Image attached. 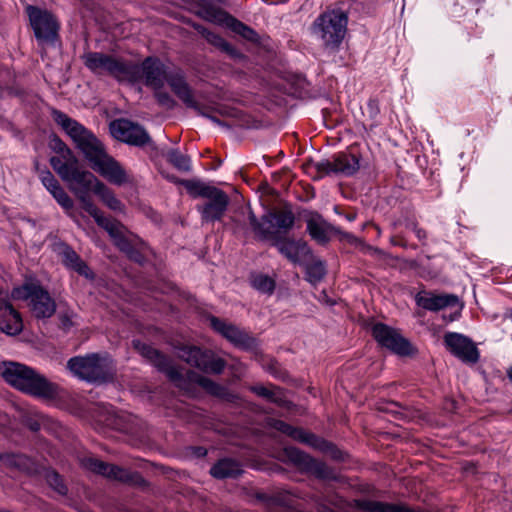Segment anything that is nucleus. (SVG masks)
Segmentation results:
<instances>
[{
  "label": "nucleus",
  "instance_id": "nucleus-1",
  "mask_svg": "<svg viewBox=\"0 0 512 512\" xmlns=\"http://www.w3.org/2000/svg\"><path fill=\"white\" fill-rule=\"evenodd\" d=\"M51 116L69 135L94 171L115 185H122L127 181L124 169L106 153L101 141L90 130L60 110L52 109Z\"/></svg>",
  "mask_w": 512,
  "mask_h": 512
},
{
  "label": "nucleus",
  "instance_id": "nucleus-2",
  "mask_svg": "<svg viewBox=\"0 0 512 512\" xmlns=\"http://www.w3.org/2000/svg\"><path fill=\"white\" fill-rule=\"evenodd\" d=\"M134 346L138 352L143 357L150 360L159 371L165 373L169 380L177 387L186 389L188 387V383H197L211 395L221 398H226L228 396L229 393L224 386L205 376L199 375L194 371L176 367L168 357L161 354L150 345L141 343L140 341H134Z\"/></svg>",
  "mask_w": 512,
  "mask_h": 512
},
{
  "label": "nucleus",
  "instance_id": "nucleus-3",
  "mask_svg": "<svg viewBox=\"0 0 512 512\" xmlns=\"http://www.w3.org/2000/svg\"><path fill=\"white\" fill-rule=\"evenodd\" d=\"M0 374L11 386L27 394L43 398H53L57 394L55 384L26 365L5 362Z\"/></svg>",
  "mask_w": 512,
  "mask_h": 512
},
{
  "label": "nucleus",
  "instance_id": "nucleus-4",
  "mask_svg": "<svg viewBox=\"0 0 512 512\" xmlns=\"http://www.w3.org/2000/svg\"><path fill=\"white\" fill-rule=\"evenodd\" d=\"M347 25V13L341 9H331L317 16L311 25V34L324 49L334 52L346 36Z\"/></svg>",
  "mask_w": 512,
  "mask_h": 512
},
{
  "label": "nucleus",
  "instance_id": "nucleus-5",
  "mask_svg": "<svg viewBox=\"0 0 512 512\" xmlns=\"http://www.w3.org/2000/svg\"><path fill=\"white\" fill-rule=\"evenodd\" d=\"M249 224L258 238L271 241V245L291 263L303 265L311 257V250L305 241L278 235L276 231L265 229L258 224V219L252 211L249 212Z\"/></svg>",
  "mask_w": 512,
  "mask_h": 512
},
{
  "label": "nucleus",
  "instance_id": "nucleus-6",
  "mask_svg": "<svg viewBox=\"0 0 512 512\" xmlns=\"http://www.w3.org/2000/svg\"><path fill=\"white\" fill-rule=\"evenodd\" d=\"M67 367L73 375L88 382L102 383L112 380L114 376L113 361L106 353L73 357Z\"/></svg>",
  "mask_w": 512,
  "mask_h": 512
},
{
  "label": "nucleus",
  "instance_id": "nucleus-7",
  "mask_svg": "<svg viewBox=\"0 0 512 512\" xmlns=\"http://www.w3.org/2000/svg\"><path fill=\"white\" fill-rule=\"evenodd\" d=\"M11 297L27 302L32 314L37 319H46L56 311V302L39 280L26 279L20 286L14 287Z\"/></svg>",
  "mask_w": 512,
  "mask_h": 512
},
{
  "label": "nucleus",
  "instance_id": "nucleus-8",
  "mask_svg": "<svg viewBox=\"0 0 512 512\" xmlns=\"http://www.w3.org/2000/svg\"><path fill=\"white\" fill-rule=\"evenodd\" d=\"M81 207L89 213L95 222L105 229L109 236L113 239L115 245L131 259L140 262L141 256L134 248L135 236L128 232L127 229L117 220L105 217L96 207L91 198L82 199Z\"/></svg>",
  "mask_w": 512,
  "mask_h": 512
},
{
  "label": "nucleus",
  "instance_id": "nucleus-9",
  "mask_svg": "<svg viewBox=\"0 0 512 512\" xmlns=\"http://www.w3.org/2000/svg\"><path fill=\"white\" fill-rule=\"evenodd\" d=\"M196 14L205 21L224 26L247 40H255L256 32L220 7V0H195Z\"/></svg>",
  "mask_w": 512,
  "mask_h": 512
},
{
  "label": "nucleus",
  "instance_id": "nucleus-10",
  "mask_svg": "<svg viewBox=\"0 0 512 512\" xmlns=\"http://www.w3.org/2000/svg\"><path fill=\"white\" fill-rule=\"evenodd\" d=\"M128 68L132 75L127 78L126 82L143 81L146 86L154 90L162 89L170 75L163 62L154 57H147L141 64L129 60Z\"/></svg>",
  "mask_w": 512,
  "mask_h": 512
},
{
  "label": "nucleus",
  "instance_id": "nucleus-11",
  "mask_svg": "<svg viewBox=\"0 0 512 512\" xmlns=\"http://www.w3.org/2000/svg\"><path fill=\"white\" fill-rule=\"evenodd\" d=\"M85 66L94 74L109 75L119 82H126L131 76L129 60L101 52H87L82 56Z\"/></svg>",
  "mask_w": 512,
  "mask_h": 512
},
{
  "label": "nucleus",
  "instance_id": "nucleus-12",
  "mask_svg": "<svg viewBox=\"0 0 512 512\" xmlns=\"http://www.w3.org/2000/svg\"><path fill=\"white\" fill-rule=\"evenodd\" d=\"M177 355L189 365L205 373L220 374L226 367V362L222 358L212 351L202 350L196 346L183 345L178 349Z\"/></svg>",
  "mask_w": 512,
  "mask_h": 512
},
{
  "label": "nucleus",
  "instance_id": "nucleus-13",
  "mask_svg": "<svg viewBox=\"0 0 512 512\" xmlns=\"http://www.w3.org/2000/svg\"><path fill=\"white\" fill-rule=\"evenodd\" d=\"M26 12L35 36L40 43H54L58 37L59 23L47 10L28 5Z\"/></svg>",
  "mask_w": 512,
  "mask_h": 512
},
{
  "label": "nucleus",
  "instance_id": "nucleus-14",
  "mask_svg": "<svg viewBox=\"0 0 512 512\" xmlns=\"http://www.w3.org/2000/svg\"><path fill=\"white\" fill-rule=\"evenodd\" d=\"M271 426L275 430L280 431L296 441L307 444L316 450L331 454L334 458L340 457V452L331 442L302 428L293 427L282 420H273Z\"/></svg>",
  "mask_w": 512,
  "mask_h": 512
},
{
  "label": "nucleus",
  "instance_id": "nucleus-15",
  "mask_svg": "<svg viewBox=\"0 0 512 512\" xmlns=\"http://www.w3.org/2000/svg\"><path fill=\"white\" fill-rule=\"evenodd\" d=\"M50 165L61 179L68 183L70 188L75 186L77 188L94 189L97 182H100L91 172L79 168L78 159L62 164L58 159L50 158Z\"/></svg>",
  "mask_w": 512,
  "mask_h": 512
},
{
  "label": "nucleus",
  "instance_id": "nucleus-16",
  "mask_svg": "<svg viewBox=\"0 0 512 512\" xmlns=\"http://www.w3.org/2000/svg\"><path fill=\"white\" fill-rule=\"evenodd\" d=\"M372 335L382 347L391 350L395 354L408 356L413 353L410 342L390 326L376 323L372 327Z\"/></svg>",
  "mask_w": 512,
  "mask_h": 512
},
{
  "label": "nucleus",
  "instance_id": "nucleus-17",
  "mask_svg": "<svg viewBox=\"0 0 512 512\" xmlns=\"http://www.w3.org/2000/svg\"><path fill=\"white\" fill-rule=\"evenodd\" d=\"M110 132L114 138L133 146H144L151 142L147 131L138 123L128 119H116L110 123Z\"/></svg>",
  "mask_w": 512,
  "mask_h": 512
},
{
  "label": "nucleus",
  "instance_id": "nucleus-18",
  "mask_svg": "<svg viewBox=\"0 0 512 512\" xmlns=\"http://www.w3.org/2000/svg\"><path fill=\"white\" fill-rule=\"evenodd\" d=\"M230 203L229 196L221 189L215 187L213 192L197 204L196 209L205 222H215L222 219Z\"/></svg>",
  "mask_w": 512,
  "mask_h": 512
},
{
  "label": "nucleus",
  "instance_id": "nucleus-19",
  "mask_svg": "<svg viewBox=\"0 0 512 512\" xmlns=\"http://www.w3.org/2000/svg\"><path fill=\"white\" fill-rule=\"evenodd\" d=\"M444 342L448 350L462 361L467 363L478 361V349L469 338L458 333H447Z\"/></svg>",
  "mask_w": 512,
  "mask_h": 512
},
{
  "label": "nucleus",
  "instance_id": "nucleus-20",
  "mask_svg": "<svg viewBox=\"0 0 512 512\" xmlns=\"http://www.w3.org/2000/svg\"><path fill=\"white\" fill-rule=\"evenodd\" d=\"M82 465L89 471L124 483L133 482L135 477L138 476L137 474H133L126 469L116 465L108 464L94 457L83 458Z\"/></svg>",
  "mask_w": 512,
  "mask_h": 512
},
{
  "label": "nucleus",
  "instance_id": "nucleus-21",
  "mask_svg": "<svg viewBox=\"0 0 512 512\" xmlns=\"http://www.w3.org/2000/svg\"><path fill=\"white\" fill-rule=\"evenodd\" d=\"M211 327L237 347L248 349L252 347L254 339L235 325L226 323L217 317L210 318Z\"/></svg>",
  "mask_w": 512,
  "mask_h": 512
},
{
  "label": "nucleus",
  "instance_id": "nucleus-22",
  "mask_svg": "<svg viewBox=\"0 0 512 512\" xmlns=\"http://www.w3.org/2000/svg\"><path fill=\"white\" fill-rule=\"evenodd\" d=\"M415 302L425 310L437 312L457 305L459 299L454 294H434L428 291H420L415 296Z\"/></svg>",
  "mask_w": 512,
  "mask_h": 512
},
{
  "label": "nucleus",
  "instance_id": "nucleus-23",
  "mask_svg": "<svg viewBox=\"0 0 512 512\" xmlns=\"http://www.w3.org/2000/svg\"><path fill=\"white\" fill-rule=\"evenodd\" d=\"M167 83L173 93L185 104L186 107L194 110H200V104L197 102L192 88L181 71L171 72L168 76Z\"/></svg>",
  "mask_w": 512,
  "mask_h": 512
},
{
  "label": "nucleus",
  "instance_id": "nucleus-24",
  "mask_svg": "<svg viewBox=\"0 0 512 512\" xmlns=\"http://www.w3.org/2000/svg\"><path fill=\"white\" fill-rule=\"evenodd\" d=\"M295 217L290 210L271 211L265 214L258 224L267 230L276 231L278 235L286 234L294 225Z\"/></svg>",
  "mask_w": 512,
  "mask_h": 512
},
{
  "label": "nucleus",
  "instance_id": "nucleus-25",
  "mask_svg": "<svg viewBox=\"0 0 512 512\" xmlns=\"http://www.w3.org/2000/svg\"><path fill=\"white\" fill-rule=\"evenodd\" d=\"M285 454L288 460L299 468L313 471L321 477L326 476L327 466L324 463L313 459L301 450L295 447H287L285 448Z\"/></svg>",
  "mask_w": 512,
  "mask_h": 512
},
{
  "label": "nucleus",
  "instance_id": "nucleus-26",
  "mask_svg": "<svg viewBox=\"0 0 512 512\" xmlns=\"http://www.w3.org/2000/svg\"><path fill=\"white\" fill-rule=\"evenodd\" d=\"M20 314L7 300L0 301V330L7 335H16L22 331Z\"/></svg>",
  "mask_w": 512,
  "mask_h": 512
},
{
  "label": "nucleus",
  "instance_id": "nucleus-27",
  "mask_svg": "<svg viewBox=\"0 0 512 512\" xmlns=\"http://www.w3.org/2000/svg\"><path fill=\"white\" fill-rule=\"evenodd\" d=\"M194 28L199 34H201L207 40L208 43H210L220 51L226 53L230 57L238 58L241 56L240 52L220 35L208 30L201 24H195Z\"/></svg>",
  "mask_w": 512,
  "mask_h": 512
},
{
  "label": "nucleus",
  "instance_id": "nucleus-28",
  "mask_svg": "<svg viewBox=\"0 0 512 512\" xmlns=\"http://www.w3.org/2000/svg\"><path fill=\"white\" fill-rule=\"evenodd\" d=\"M242 472L241 464L231 458L220 459L210 470L213 477L217 479L234 478Z\"/></svg>",
  "mask_w": 512,
  "mask_h": 512
},
{
  "label": "nucleus",
  "instance_id": "nucleus-29",
  "mask_svg": "<svg viewBox=\"0 0 512 512\" xmlns=\"http://www.w3.org/2000/svg\"><path fill=\"white\" fill-rule=\"evenodd\" d=\"M307 230L315 241L324 244L329 240L330 226L320 215H313L307 221Z\"/></svg>",
  "mask_w": 512,
  "mask_h": 512
},
{
  "label": "nucleus",
  "instance_id": "nucleus-30",
  "mask_svg": "<svg viewBox=\"0 0 512 512\" xmlns=\"http://www.w3.org/2000/svg\"><path fill=\"white\" fill-rule=\"evenodd\" d=\"M61 254L63 262L67 267L75 270L86 278H92L93 274L90 268L80 259L74 250L66 246L63 248Z\"/></svg>",
  "mask_w": 512,
  "mask_h": 512
},
{
  "label": "nucleus",
  "instance_id": "nucleus-31",
  "mask_svg": "<svg viewBox=\"0 0 512 512\" xmlns=\"http://www.w3.org/2000/svg\"><path fill=\"white\" fill-rule=\"evenodd\" d=\"M335 174L351 176L359 169V160L355 155L340 153L335 156Z\"/></svg>",
  "mask_w": 512,
  "mask_h": 512
},
{
  "label": "nucleus",
  "instance_id": "nucleus-32",
  "mask_svg": "<svg viewBox=\"0 0 512 512\" xmlns=\"http://www.w3.org/2000/svg\"><path fill=\"white\" fill-rule=\"evenodd\" d=\"M94 193L101 199V201L113 211H121L122 203L116 198L112 190H110L102 182H97V186L94 187Z\"/></svg>",
  "mask_w": 512,
  "mask_h": 512
},
{
  "label": "nucleus",
  "instance_id": "nucleus-33",
  "mask_svg": "<svg viewBox=\"0 0 512 512\" xmlns=\"http://www.w3.org/2000/svg\"><path fill=\"white\" fill-rule=\"evenodd\" d=\"M357 506L362 512H411L396 505L371 500L359 501Z\"/></svg>",
  "mask_w": 512,
  "mask_h": 512
},
{
  "label": "nucleus",
  "instance_id": "nucleus-34",
  "mask_svg": "<svg viewBox=\"0 0 512 512\" xmlns=\"http://www.w3.org/2000/svg\"><path fill=\"white\" fill-rule=\"evenodd\" d=\"M179 183L184 186L187 192L194 198L201 197L205 199L213 192L214 186L205 184L199 180H180Z\"/></svg>",
  "mask_w": 512,
  "mask_h": 512
},
{
  "label": "nucleus",
  "instance_id": "nucleus-35",
  "mask_svg": "<svg viewBox=\"0 0 512 512\" xmlns=\"http://www.w3.org/2000/svg\"><path fill=\"white\" fill-rule=\"evenodd\" d=\"M179 183L184 186L187 192L194 198L201 197L205 199L213 192L214 186L205 184L199 180H180Z\"/></svg>",
  "mask_w": 512,
  "mask_h": 512
},
{
  "label": "nucleus",
  "instance_id": "nucleus-36",
  "mask_svg": "<svg viewBox=\"0 0 512 512\" xmlns=\"http://www.w3.org/2000/svg\"><path fill=\"white\" fill-rule=\"evenodd\" d=\"M165 158L171 163L176 169L180 171L188 172L191 169V160L187 155L182 154L177 149H168L164 153Z\"/></svg>",
  "mask_w": 512,
  "mask_h": 512
},
{
  "label": "nucleus",
  "instance_id": "nucleus-37",
  "mask_svg": "<svg viewBox=\"0 0 512 512\" xmlns=\"http://www.w3.org/2000/svg\"><path fill=\"white\" fill-rule=\"evenodd\" d=\"M251 285L261 293L272 294L275 289L274 280L265 274H255L251 276Z\"/></svg>",
  "mask_w": 512,
  "mask_h": 512
},
{
  "label": "nucleus",
  "instance_id": "nucleus-38",
  "mask_svg": "<svg viewBox=\"0 0 512 512\" xmlns=\"http://www.w3.org/2000/svg\"><path fill=\"white\" fill-rule=\"evenodd\" d=\"M52 148L59 155L52 156L51 158L58 159L62 164H66L77 159L71 149L68 148L67 145L59 138H55L53 140Z\"/></svg>",
  "mask_w": 512,
  "mask_h": 512
},
{
  "label": "nucleus",
  "instance_id": "nucleus-39",
  "mask_svg": "<svg viewBox=\"0 0 512 512\" xmlns=\"http://www.w3.org/2000/svg\"><path fill=\"white\" fill-rule=\"evenodd\" d=\"M326 274V268L322 261L316 260L306 266L307 280L316 284L320 282Z\"/></svg>",
  "mask_w": 512,
  "mask_h": 512
},
{
  "label": "nucleus",
  "instance_id": "nucleus-40",
  "mask_svg": "<svg viewBox=\"0 0 512 512\" xmlns=\"http://www.w3.org/2000/svg\"><path fill=\"white\" fill-rule=\"evenodd\" d=\"M35 167L39 173V178L43 186L50 192V194L60 187L58 180L49 170L40 169L37 163Z\"/></svg>",
  "mask_w": 512,
  "mask_h": 512
},
{
  "label": "nucleus",
  "instance_id": "nucleus-41",
  "mask_svg": "<svg viewBox=\"0 0 512 512\" xmlns=\"http://www.w3.org/2000/svg\"><path fill=\"white\" fill-rule=\"evenodd\" d=\"M252 391L258 396L263 397L269 401L278 403L281 400L279 390L276 388H268L265 386H254Z\"/></svg>",
  "mask_w": 512,
  "mask_h": 512
},
{
  "label": "nucleus",
  "instance_id": "nucleus-42",
  "mask_svg": "<svg viewBox=\"0 0 512 512\" xmlns=\"http://www.w3.org/2000/svg\"><path fill=\"white\" fill-rule=\"evenodd\" d=\"M0 461L4 462L10 466L17 467L19 469L28 467L27 466L28 459L25 456L19 455V454H1Z\"/></svg>",
  "mask_w": 512,
  "mask_h": 512
},
{
  "label": "nucleus",
  "instance_id": "nucleus-43",
  "mask_svg": "<svg viewBox=\"0 0 512 512\" xmlns=\"http://www.w3.org/2000/svg\"><path fill=\"white\" fill-rule=\"evenodd\" d=\"M51 195L63 209L68 211L73 208L72 199L61 186L52 192Z\"/></svg>",
  "mask_w": 512,
  "mask_h": 512
},
{
  "label": "nucleus",
  "instance_id": "nucleus-44",
  "mask_svg": "<svg viewBox=\"0 0 512 512\" xmlns=\"http://www.w3.org/2000/svg\"><path fill=\"white\" fill-rule=\"evenodd\" d=\"M47 481L51 487H53L59 494L65 495L67 493V487L63 483L61 477L56 472H50L47 474Z\"/></svg>",
  "mask_w": 512,
  "mask_h": 512
},
{
  "label": "nucleus",
  "instance_id": "nucleus-45",
  "mask_svg": "<svg viewBox=\"0 0 512 512\" xmlns=\"http://www.w3.org/2000/svg\"><path fill=\"white\" fill-rule=\"evenodd\" d=\"M155 97L160 105L168 109H171L176 105V102L172 96L169 93L162 91L161 89L155 90Z\"/></svg>",
  "mask_w": 512,
  "mask_h": 512
},
{
  "label": "nucleus",
  "instance_id": "nucleus-46",
  "mask_svg": "<svg viewBox=\"0 0 512 512\" xmlns=\"http://www.w3.org/2000/svg\"><path fill=\"white\" fill-rule=\"evenodd\" d=\"M317 171L321 174H335V161L322 160L315 164Z\"/></svg>",
  "mask_w": 512,
  "mask_h": 512
},
{
  "label": "nucleus",
  "instance_id": "nucleus-47",
  "mask_svg": "<svg viewBox=\"0 0 512 512\" xmlns=\"http://www.w3.org/2000/svg\"><path fill=\"white\" fill-rule=\"evenodd\" d=\"M200 115H202L203 117L209 119L212 123L216 124V125H219V126H222V127H226V128H230V125L226 124L224 121L220 120L218 117H216L215 115L211 114V113H207L205 112L202 107L200 106V110H196Z\"/></svg>",
  "mask_w": 512,
  "mask_h": 512
},
{
  "label": "nucleus",
  "instance_id": "nucleus-48",
  "mask_svg": "<svg viewBox=\"0 0 512 512\" xmlns=\"http://www.w3.org/2000/svg\"><path fill=\"white\" fill-rule=\"evenodd\" d=\"M70 189L73 191L80 203L82 202V199L89 198L88 193L90 190H93V188H77L75 186H72Z\"/></svg>",
  "mask_w": 512,
  "mask_h": 512
},
{
  "label": "nucleus",
  "instance_id": "nucleus-49",
  "mask_svg": "<svg viewBox=\"0 0 512 512\" xmlns=\"http://www.w3.org/2000/svg\"><path fill=\"white\" fill-rule=\"evenodd\" d=\"M43 417L42 416H39V419H34V420H29L28 421V426L29 428L32 430V431H38L41 429V423H40V419H42Z\"/></svg>",
  "mask_w": 512,
  "mask_h": 512
},
{
  "label": "nucleus",
  "instance_id": "nucleus-50",
  "mask_svg": "<svg viewBox=\"0 0 512 512\" xmlns=\"http://www.w3.org/2000/svg\"><path fill=\"white\" fill-rule=\"evenodd\" d=\"M414 232L419 240H424L426 238V232L423 229L415 226Z\"/></svg>",
  "mask_w": 512,
  "mask_h": 512
},
{
  "label": "nucleus",
  "instance_id": "nucleus-51",
  "mask_svg": "<svg viewBox=\"0 0 512 512\" xmlns=\"http://www.w3.org/2000/svg\"><path fill=\"white\" fill-rule=\"evenodd\" d=\"M61 323H62V326L67 329L69 328L70 326H72V322L71 320L69 319V317L67 315H63L61 317Z\"/></svg>",
  "mask_w": 512,
  "mask_h": 512
},
{
  "label": "nucleus",
  "instance_id": "nucleus-52",
  "mask_svg": "<svg viewBox=\"0 0 512 512\" xmlns=\"http://www.w3.org/2000/svg\"><path fill=\"white\" fill-rule=\"evenodd\" d=\"M197 454H198L199 456H204V455H206V449H204V448H202V447H199V448L197 449Z\"/></svg>",
  "mask_w": 512,
  "mask_h": 512
},
{
  "label": "nucleus",
  "instance_id": "nucleus-53",
  "mask_svg": "<svg viewBox=\"0 0 512 512\" xmlns=\"http://www.w3.org/2000/svg\"><path fill=\"white\" fill-rule=\"evenodd\" d=\"M507 377L512 382V366L507 370Z\"/></svg>",
  "mask_w": 512,
  "mask_h": 512
}]
</instances>
